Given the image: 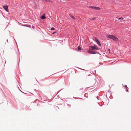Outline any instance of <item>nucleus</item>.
<instances>
[{"label": "nucleus", "instance_id": "1", "mask_svg": "<svg viewBox=\"0 0 131 131\" xmlns=\"http://www.w3.org/2000/svg\"><path fill=\"white\" fill-rule=\"evenodd\" d=\"M107 37L112 39L115 41H118L119 40L116 37L113 35H107Z\"/></svg>", "mask_w": 131, "mask_h": 131}, {"label": "nucleus", "instance_id": "2", "mask_svg": "<svg viewBox=\"0 0 131 131\" xmlns=\"http://www.w3.org/2000/svg\"><path fill=\"white\" fill-rule=\"evenodd\" d=\"M90 48L92 50H93L94 49L98 50L99 48L95 45H94L93 46H92L90 47Z\"/></svg>", "mask_w": 131, "mask_h": 131}, {"label": "nucleus", "instance_id": "3", "mask_svg": "<svg viewBox=\"0 0 131 131\" xmlns=\"http://www.w3.org/2000/svg\"><path fill=\"white\" fill-rule=\"evenodd\" d=\"M89 8H93L96 10H100V8L99 7L90 6H89Z\"/></svg>", "mask_w": 131, "mask_h": 131}, {"label": "nucleus", "instance_id": "4", "mask_svg": "<svg viewBox=\"0 0 131 131\" xmlns=\"http://www.w3.org/2000/svg\"><path fill=\"white\" fill-rule=\"evenodd\" d=\"M3 7L6 11L7 12H8V7L7 5L4 6Z\"/></svg>", "mask_w": 131, "mask_h": 131}, {"label": "nucleus", "instance_id": "5", "mask_svg": "<svg viewBox=\"0 0 131 131\" xmlns=\"http://www.w3.org/2000/svg\"><path fill=\"white\" fill-rule=\"evenodd\" d=\"M96 17H94L93 18H91L89 20V21L90 22H91L93 20L96 19Z\"/></svg>", "mask_w": 131, "mask_h": 131}, {"label": "nucleus", "instance_id": "6", "mask_svg": "<svg viewBox=\"0 0 131 131\" xmlns=\"http://www.w3.org/2000/svg\"><path fill=\"white\" fill-rule=\"evenodd\" d=\"M96 42L99 46H101V43L98 40H96Z\"/></svg>", "mask_w": 131, "mask_h": 131}, {"label": "nucleus", "instance_id": "7", "mask_svg": "<svg viewBox=\"0 0 131 131\" xmlns=\"http://www.w3.org/2000/svg\"><path fill=\"white\" fill-rule=\"evenodd\" d=\"M93 51H91L90 50H88V52L89 53H90V54H92V52H93Z\"/></svg>", "mask_w": 131, "mask_h": 131}, {"label": "nucleus", "instance_id": "8", "mask_svg": "<svg viewBox=\"0 0 131 131\" xmlns=\"http://www.w3.org/2000/svg\"><path fill=\"white\" fill-rule=\"evenodd\" d=\"M69 16L72 18H73V19H75V18L73 16H72L70 14L69 15Z\"/></svg>", "mask_w": 131, "mask_h": 131}, {"label": "nucleus", "instance_id": "9", "mask_svg": "<svg viewBox=\"0 0 131 131\" xmlns=\"http://www.w3.org/2000/svg\"><path fill=\"white\" fill-rule=\"evenodd\" d=\"M41 18L42 19H44L46 18V17L45 16H42L41 17Z\"/></svg>", "mask_w": 131, "mask_h": 131}, {"label": "nucleus", "instance_id": "10", "mask_svg": "<svg viewBox=\"0 0 131 131\" xmlns=\"http://www.w3.org/2000/svg\"><path fill=\"white\" fill-rule=\"evenodd\" d=\"M123 18L122 17L118 18H117V19L118 20H122L123 19Z\"/></svg>", "mask_w": 131, "mask_h": 131}, {"label": "nucleus", "instance_id": "11", "mask_svg": "<svg viewBox=\"0 0 131 131\" xmlns=\"http://www.w3.org/2000/svg\"><path fill=\"white\" fill-rule=\"evenodd\" d=\"M93 39L95 41H96V40H98L95 37H94Z\"/></svg>", "mask_w": 131, "mask_h": 131}, {"label": "nucleus", "instance_id": "12", "mask_svg": "<svg viewBox=\"0 0 131 131\" xmlns=\"http://www.w3.org/2000/svg\"><path fill=\"white\" fill-rule=\"evenodd\" d=\"M78 50H81V48L80 47H78Z\"/></svg>", "mask_w": 131, "mask_h": 131}, {"label": "nucleus", "instance_id": "13", "mask_svg": "<svg viewBox=\"0 0 131 131\" xmlns=\"http://www.w3.org/2000/svg\"><path fill=\"white\" fill-rule=\"evenodd\" d=\"M93 52H92V54H96L98 52H95L94 51H93Z\"/></svg>", "mask_w": 131, "mask_h": 131}, {"label": "nucleus", "instance_id": "14", "mask_svg": "<svg viewBox=\"0 0 131 131\" xmlns=\"http://www.w3.org/2000/svg\"><path fill=\"white\" fill-rule=\"evenodd\" d=\"M54 29V28H52L51 29V30H53Z\"/></svg>", "mask_w": 131, "mask_h": 131}, {"label": "nucleus", "instance_id": "15", "mask_svg": "<svg viewBox=\"0 0 131 131\" xmlns=\"http://www.w3.org/2000/svg\"><path fill=\"white\" fill-rule=\"evenodd\" d=\"M126 91H127V92H128V89H127V88H126Z\"/></svg>", "mask_w": 131, "mask_h": 131}, {"label": "nucleus", "instance_id": "16", "mask_svg": "<svg viewBox=\"0 0 131 131\" xmlns=\"http://www.w3.org/2000/svg\"><path fill=\"white\" fill-rule=\"evenodd\" d=\"M108 51H109V53H110V49H108Z\"/></svg>", "mask_w": 131, "mask_h": 131}, {"label": "nucleus", "instance_id": "17", "mask_svg": "<svg viewBox=\"0 0 131 131\" xmlns=\"http://www.w3.org/2000/svg\"><path fill=\"white\" fill-rule=\"evenodd\" d=\"M125 87H126V88H127V85H125Z\"/></svg>", "mask_w": 131, "mask_h": 131}, {"label": "nucleus", "instance_id": "18", "mask_svg": "<svg viewBox=\"0 0 131 131\" xmlns=\"http://www.w3.org/2000/svg\"><path fill=\"white\" fill-rule=\"evenodd\" d=\"M56 32H53V34H54Z\"/></svg>", "mask_w": 131, "mask_h": 131}]
</instances>
